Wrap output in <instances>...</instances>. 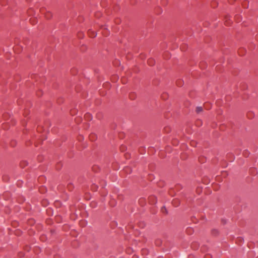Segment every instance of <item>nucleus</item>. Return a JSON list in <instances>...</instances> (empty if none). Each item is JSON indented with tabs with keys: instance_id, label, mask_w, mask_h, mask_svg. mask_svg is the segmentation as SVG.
Listing matches in <instances>:
<instances>
[{
	"instance_id": "obj_4",
	"label": "nucleus",
	"mask_w": 258,
	"mask_h": 258,
	"mask_svg": "<svg viewBox=\"0 0 258 258\" xmlns=\"http://www.w3.org/2000/svg\"><path fill=\"white\" fill-rule=\"evenodd\" d=\"M161 210L163 213H167V210L165 207H162Z\"/></svg>"
},
{
	"instance_id": "obj_3",
	"label": "nucleus",
	"mask_w": 258,
	"mask_h": 258,
	"mask_svg": "<svg viewBox=\"0 0 258 258\" xmlns=\"http://www.w3.org/2000/svg\"><path fill=\"white\" fill-rule=\"evenodd\" d=\"M202 110H203V108L202 107H198L196 108V111L197 113H199V112L202 111Z\"/></svg>"
},
{
	"instance_id": "obj_2",
	"label": "nucleus",
	"mask_w": 258,
	"mask_h": 258,
	"mask_svg": "<svg viewBox=\"0 0 258 258\" xmlns=\"http://www.w3.org/2000/svg\"><path fill=\"white\" fill-rule=\"evenodd\" d=\"M52 17V14L48 12H47L46 14H45V17L47 18V19H50V18H51Z\"/></svg>"
},
{
	"instance_id": "obj_1",
	"label": "nucleus",
	"mask_w": 258,
	"mask_h": 258,
	"mask_svg": "<svg viewBox=\"0 0 258 258\" xmlns=\"http://www.w3.org/2000/svg\"><path fill=\"white\" fill-rule=\"evenodd\" d=\"M148 63L149 65L152 66L155 63V61L153 59L150 58L148 60Z\"/></svg>"
}]
</instances>
